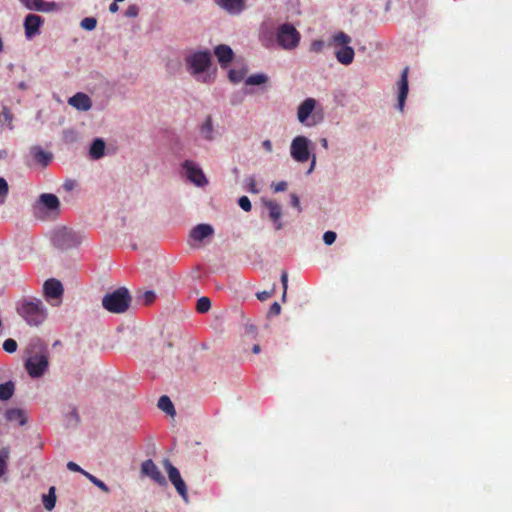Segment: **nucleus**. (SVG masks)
Masks as SVG:
<instances>
[{
  "label": "nucleus",
  "mask_w": 512,
  "mask_h": 512,
  "mask_svg": "<svg viewBox=\"0 0 512 512\" xmlns=\"http://www.w3.org/2000/svg\"><path fill=\"white\" fill-rule=\"evenodd\" d=\"M28 357L25 368L32 378H39L47 371L49 366V350L42 339L32 338L27 347Z\"/></svg>",
  "instance_id": "obj_1"
},
{
  "label": "nucleus",
  "mask_w": 512,
  "mask_h": 512,
  "mask_svg": "<svg viewBox=\"0 0 512 512\" xmlns=\"http://www.w3.org/2000/svg\"><path fill=\"white\" fill-rule=\"evenodd\" d=\"M17 313L32 327H38L42 325L47 317L48 310L42 300L35 297L23 298L17 306Z\"/></svg>",
  "instance_id": "obj_2"
},
{
  "label": "nucleus",
  "mask_w": 512,
  "mask_h": 512,
  "mask_svg": "<svg viewBox=\"0 0 512 512\" xmlns=\"http://www.w3.org/2000/svg\"><path fill=\"white\" fill-rule=\"evenodd\" d=\"M211 64V54L208 50L196 51L189 54L186 57V65L188 71L197 80L207 82L208 77L205 72L208 70Z\"/></svg>",
  "instance_id": "obj_3"
},
{
  "label": "nucleus",
  "mask_w": 512,
  "mask_h": 512,
  "mask_svg": "<svg viewBox=\"0 0 512 512\" xmlns=\"http://www.w3.org/2000/svg\"><path fill=\"white\" fill-rule=\"evenodd\" d=\"M131 300L128 289L120 287L111 293H107L102 299V305L111 313L121 314L128 310Z\"/></svg>",
  "instance_id": "obj_4"
},
{
  "label": "nucleus",
  "mask_w": 512,
  "mask_h": 512,
  "mask_svg": "<svg viewBox=\"0 0 512 512\" xmlns=\"http://www.w3.org/2000/svg\"><path fill=\"white\" fill-rule=\"evenodd\" d=\"M351 42V37L343 31H339L331 37L330 45L338 48L334 53L335 58L340 64L345 66L350 65L354 60L355 52L350 46Z\"/></svg>",
  "instance_id": "obj_5"
},
{
  "label": "nucleus",
  "mask_w": 512,
  "mask_h": 512,
  "mask_svg": "<svg viewBox=\"0 0 512 512\" xmlns=\"http://www.w3.org/2000/svg\"><path fill=\"white\" fill-rule=\"evenodd\" d=\"M83 239L84 235L81 232L65 226L54 229L51 236L53 244L62 250L78 246Z\"/></svg>",
  "instance_id": "obj_6"
},
{
  "label": "nucleus",
  "mask_w": 512,
  "mask_h": 512,
  "mask_svg": "<svg viewBox=\"0 0 512 512\" xmlns=\"http://www.w3.org/2000/svg\"><path fill=\"white\" fill-rule=\"evenodd\" d=\"M301 39L300 33L290 23H284L277 29L276 40L284 50H294L298 47Z\"/></svg>",
  "instance_id": "obj_7"
},
{
  "label": "nucleus",
  "mask_w": 512,
  "mask_h": 512,
  "mask_svg": "<svg viewBox=\"0 0 512 512\" xmlns=\"http://www.w3.org/2000/svg\"><path fill=\"white\" fill-rule=\"evenodd\" d=\"M313 142L304 135L294 137L290 144V156L297 163H305L311 158Z\"/></svg>",
  "instance_id": "obj_8"
},
{
  "label": "nucleus",
  "mask_w": 512,
  "mask_h": 512,
  "mask_svg": "<svg viewBox=\"0 0 512 512\" xmlns=\"http://www.w3.org/2000/svg\"><path fill=\"white\" fill-rule=\"evenodd\" d=\"M317 105V101L314 98H306L297 108V119L298 121L307 126L313 127L322 121V117H317L313 114Z\"/></svg>",
  "instance_id": "obj_9"
},
{
  "label": "nucleus",
  "mask_w": 512,
  "mask_h": 512,
  "mask_svg": "<svg viewBox=\"0 0 512 512\" xmlns=\"http://www.w3.org/2000/svg\"><path fill=\"white\" fill-rule=\"evenodd\" d=\"M182 170L186 178L197 187H204L208 184V180L202 169L192 160H185L182 163Z\"/></svg>",
  "instance_id": "obj_10"
},
{
  "label": "nucleus",
  "mask_w": 512,
  "mask_h": 512,
  "mask_svg": "<svg viewBox=\"0 0 512 512\" xmlns=\"http://www.w3.org/2000/svg\"><path fill=\"white\" fill-rule=\"evenodd\" d=\"M163 466L168 474L170 482L174 485L177 492L185 502L188 501L187 487L182 479L179 470L168 460H163Z\"/></svg>",
  "instance_id": "obj_11"
},
{
  "label": "nucleus",
  "mask_w": 512,
  "mask_h": 512,
  "mask_svg": "<svg viewBox=\"0 0 512 512\" xmlns=\"http://www.w3.org/2000/svg\"><path fill=\"white\" fill-rule=\"evenodd\" d=\"M43 291L47 301L51 302L53 306H59L61 297L63 295V286L60 281L56 279H48L43 285Z\"/></svg>",
  "instance_id": "obj_12"
},
{
  "label": "nucleus",
  "mask_w": 512,
  "mask_h": 512,
  "mask_svg": "<svg viewBox=\"0 0 512 512\" xmlns=\"http://www.w3.org/2000/svg\"><path fill=\"white\" fill-rule=\"evenodd\" d=\"M199 136L202 140L213 142L219 137V132L215 128L214 120L211 115H207L198 126Z\"/></svg>",
  "instance_id": "obj_13"
},
{
  "label": "nucleus",
  "mask_w": 512,
  "mask_h": 512,
  "mask_svg": "<svg viewBox=\"0 0 512 512\" xmlns=\"http://www.w3.org/2000/svg\"><path fill=\"white\" fill-rule=\"evenodd\" d=\"M141 473L151 478L155 483H157L160 486L167 485L166 478L151 459L145 460L141 464Z\"/></svg>",
  "instance_id": "obj_14"
},
{
  "label": "nucleus",
  "mask_w": 512,
  "mask_h": 512,
  "mask_svg": "<svg viewBox=\"0 0 512 512\" xmlns=\"http://www.w3.org/2000/svg\"><path fill=\"white\" fill-rule=\"evenodd\" d=\"M44 20L36 14H28L24 20L25 36L27 39H32L40 33V27Z\"/></svg>",
  "instance_id": "obj_15"
},
{
  "label": "nucleus",
  "mask_w": 512,
  "mask_h": 512,
  "mask_svg": "<svg viewBox=\"0 0 512 512\" xmlns=\"http://www.w3.org/2000/svg\"><path fill=\"white\" fill-rule=\"evenodd\" d=\"M37 204L46 209L48 213L59 214L60 201L58 197L51 193H43L39 196Z\"/></svg>",
  "instance_id": "obj_16"
},
{
  "label": "nucleus",
  "mask_w": 512,
  "mask_h": 512,
  "mask_svg": "<svg viewBox=\"0 0 512 512\" xmlns=\"http://www.w3.org/2000/svg\"><path fill=\"white\" fill-rule=\"evenodd\" d=\"M216 4L230 15H239L245 8V0H215Z\"/></svg>",
  "instance_id": "obj_17"
},
{
  "label": "nucleus",
  "mask_w": 512,
  "mask_h": 512,
  "mask_svg": "<svg viewBox=\"0 0 512 512\" xmlns=\"http://www.w3.org/2000/svg\"><path fill=\"white\" fill-rule=\"evenodd\" d=\"M264 205L269 210V218L274 223L275 229L281 230L283 228V223L281 221V217H282L281 205L272 200L264 201Z\"/></svg>",
  "instance_id": "obj_18"
},
{
  "label": "nucleus",
  "mask_w": 512,
  "mask_h": 512,
  "mask_svg": "<svg viewBox=\"0 0 512 512\" xmlns=\"http://www.w3.org/2000/svg\"><path fill=\"white\" fill-rule=\"evenodd\" d=\"M68 104L73 108L86 112L91 109L92 101L90 97L82 92H78L68 99Z\"/></svg>",
  "instance_id": "obj_19"
},
{
  "label": "nucleus",
  "mask_w": 512,
  "mask_h": 512,
  "mask_svg": "<svg viewBox=\"0 0 512 512\" xmlns=\"http://www.w3.org/2000/svg\"><path fill=\"white\" fill-rule=\"evenodd\" d=\"M27 9L39 12H51L57 9L55 2H46L44 0H19Z\"/></svg>",
  "instance_id": "obj_20"
},
{
  "label": "nucleus",
  "mask_w": 512,
  "mask_h": 512,
  "mask_svg": "<svg viewBox=\"0 0 512 512\" xmlns=\"http://www.w3.org/2000/svg\"><path fill=\"white\" fill-rule=\"evenodd\" d=\"M398 109L403 111L404 103L408 94V67H406L402 73L398 82Z\"/></svg>",
  "instance_id": "obj_21"
},
{
  "label": "nucleus",
  "mask_w": 512,
  "mask_h": 512,
  "mask_svg": "<svg viewBox=\"0 0 512 512\" xmlns=\"http://www.w3.org/2000/svg\"><path fill=\"white\" fill-rule=\"evenodd\" d=\"M214 229L209 224H198L190 232V237L195 241H202L207 237L212 236Z\"/></svg>",
  "instance_id": "obj_22"
},
{
  "label": "nucleus",
  "mask_w": 512,
  "mask_h": 512,
  "mask_svg": "<svg viewBox=\"0 0 512 512\" xmlns=\"http://www.w3.org/2000/svg\"><path fill=\"white\" fill-rule=\"evenodd\" d=\"M106 143L102 138H96L90 145L89 155L94 160H99L104 157Z\"/></svg>",
  "instance_id": "obj_23"
},
{
  "label": "nucleus",
  "mask_w": 512,
  "mask_h": 512,
  "mask_svg": "<svg viewBox=\"0 0 512 512\" xmlns=\"http://www.w3.org/2000/svg\"><path fill=\"white\" fill-rule=\"evenodd\" d=\"M215 55L219 63L225 66L232 61L234 53L229 46L222 44L215 48Z\"/></svg>",
  "instance_id": "obj_24"
},
{
  "label": "nucleus",
  "mask_w": 512,
  "mask_h": 512,
  "mask_svg": "<svg viewBox=\"0 0 512 512\" xmlns=\"http://www.w3.org/2000/svg\"><path fill=\"white\" fill-rule=\"evenodd\" d=\"M5 418L7 421L17 422L21 426L25 425L27 422L25 412L18 408L8 409L5 413Z\"/></svg>",
  "instance_id": "obj_25"
},
{
  "label": "nucleus",
  "mask_w": 512,
  "mask_h": 512,
  "mask_svg": "<svg viewBox=\"0 0 512 512\" xmlns=\"http://www.w3.org/2000/svg\"><path fill=\"white\" fill-rule=\"evenodd\" d=\"M13 115L10 109L0 104V129L8 128L12 130L14 128L13 124Z\"/></svg>",
  "instance_id": "obj_26"
},
{
  "label": "nucleus",
  "mask_w": 512,
  "mask_h": 512,
  "mask_svg": "<svg viewBox=\"0 0 512 512\" xmlns=\"http://www.w3.org/2000/svg\"><path fill=\"white\" fill-rule=\"evenodd\" d=\"M14 391L15 384L13 381H7L5 383L0 384V400H9L13 396Z\"/></svg>",
  "instance_id": "obj_27"
},
{
  "label": "nucleus",
  "mask_w": 512,
  "mask_h": 512,
  "mask_svg": "<svg viewBox=\"0 0 512 512\" xmlns=\"http://www.w3.org/2000/svg\"><path fill=\"white\" fill-rule=\"evenodd\" d=\"M158 407H159V409H161L163 412H165L168 415L172 416L175 414L174 405H173L172 401L170 400V398L166 395H163L159 398Z\"/></svg>",
  "instance_id": "obj_28"
},
{
  "label": "nucleus",
  "mask_w": 512,
  "mask_h": 512,
  "mask_svg": "<svg viewBox=\"0 0 512 512\" xmlns=\"http://www.w3.org/2000/svg\"><path fill=\"white\" fill-rule=\"evenodd\" d=\"M56 495L55 487H50L48 494L43 496V505L46 510L51 511L55 507Z\"/></svg>",
  "instance_id": "obj_29"
},
{
  "label": "nucleus",
  "mask_w": 512,
  "mask_h": 512,
  "mask_svg": "<svg viewBox=\"0 0 512 512\" xmlns=\"http://www.w3.org/2000/svg\"><path fill=\"white\" fill-rule=\"evenodd\" d=\"M268 81V76L264 73H258L250 75L246 78L245 84L249 86L253 85H262L265 84Z\"/></svg>",
  "instance_id": "obj_30"
},
{
  "label": "nucleus",
  "mask_w": 512,
  "mask_h": 512,
  "mask_svg": "<svg viewBox=\"0 0 512 512\" xmlns=\"http://www.w3.org/2000/svg\"><path fill=\"white\" fill-rule=\"evenodd\" d=\"M33 152H34V158H35L38 162H40V163H42V164H44V165L48 164V162L51 160V155H50V154H48V153H46V152H45L44 150H42L40 147H35V148L33 149Z\"/></svg>",
  "instance_id": "obj_31"
},
{
  "label": "nucleus",
  "mask_w": 512,
  "mask_h": 512,
  "mask_svg": "<svg viewBox=\"0 0 512 512\" xmlns=\"http://www.w3.org/2000/svg\"><path fill=\"white\" fill-rule=\"evenodd\" d=\"M85 477L93 483L95 486H97L99 489H101L104 493H109L110 489L109 487L100 479L92 475L91 473H85Z\"/></svg>",
  "instance_id": "obj_32"
},
{
  "label": "nucleus",
  "mask_w": 512,
  "mask_h": 512,
  "mask_svg": "<svg viewBox=\"0 0 512 512\" xmlns=\"http://www.w3.org/2000/svg\"><path fill=\"white\" fill-rule=\"evenodd\" d=\"M8 458L9 450L7 448H3L0 451V478L6 473Z\"/></svg>",
  "instance_id": "obj_33"
},
{
  "label": "nucleus",
  "mask_w": 512,
  "mask_h": 512,
  "mask_svg": "<svg viewBox=\"0 0 512 512\" xmlns=\"http://www.w3.org/2000/svg\"><path fill=\"white\" fill-rule=\"evenodd\" d=\"M245 73H246V70H244V69H239V70L231 69L229 71L228 76H229V79L231 82L239 83L244 79Z\"/></svg>",
  "instance_id": "obj_34"
},
{
  "label": "nucleus",
  "mask_w": 512,
  "mask_h": 512,
  "mask_svg": "<svg viewBox=\"0 0 512 512\" xmlns=\"http://www.w3.org/2000/svg\"><path fill=\"white\" fill-rule=\"evenodd\" d=\"M211 308V301L207 297H201L197 301L196 309L199 313H206Z\"/></svg>",
  "instance_id": "obj_35"
},
{
  "label": "nucleus",
  "mask_w": 512,
  "mask_h": 512,
  "mask_svg": "<svg viewBox=\"0 0 512 512\" xmlns=\"http://www.w3.org/2000/svg\"><path fill=\"white\" fill-rule=\"evenodd\" d=\"M97 20L94 17H86L81 20L80 27L87 31H92L96 28Z\"/></svg>",
  "instance_id": "obj_36"
},
{
  "label": "nucleus",
  "mask_w": 512,
  "mask_h": 512,
  "mask_svg": "<svg viewBox=\"0 0 512 512\" xmlns=\"http://www.w3.org/2000/svg\"><path fill=\"white\" fill-rule=\"evenodd\" d=\"M62 134L65 143L71 144L78 140V133L75 129H65Z\"/></svg>",
  "instance_id": "obj_37"
},
{
  "label": "nucleus",
  "mask_w": 512,
  "mask_h": 512,
  "mask_svg": "<svg viewBox=\"0 0 512 512\" xmlns=\"http://www.w3.org/2000/svg\"><path fill=\"white\" fill-rule=\"evenodd\" d=\"M9 187L7 181L0 177V204L4 203L8 195Z\"/></svg>",
  "instance_id": "obj_38"
},
{
  "label": "nucleus",
  "mask_w": 512,
  "mask_h": 512,
  "mask_svg": "<svg viewBox=\"0 0 512 512\" xmlns=\"http://www.w3.org/2000/svg\"><path fill=\"white\" fill-rule=\"evenodd\" d=\"M4 351L14 353L17 350V342L14 339H6L3 343Z\"/></svg>",
  "instance_id": "obj_39"
},
{
  "label": "nucleus",
  "mask_w": 512,
  "mask_h": 512,
  "mask_svg": "<svg viewBox=\"0 0 512 512\" xmlns=\"http://www.w3.org/2000/svg\"><path fill=\"white\" fill-rule=\"evenodd\" d=\"M238 205L243 209L245 212H249L252 209L251 201L247 196H241L238 199Z\"/></svg>",
  "instance_id": "obj_40"
},
{
  "label": "nucleus",
  "mask_w": 512,
  "mask_h": 512,
  "mask_svg": "<svg viewBox=\"0 0 512 512\" xmlns=\"http://www.w3.org/2000/svg\"><path fill=\"white\" fill-rule=\"evenodd\" d=\"M325 43L323 40H314L310 45V51L313 53H320L323 51Z\"/></svg>",
  "instance_id": "obj_41"
},
{
  "label": "nucleus",
  "mask_w": 512,
  "mask_h": 512,
  "mask_svg": "<svg viewBox=\"0 0 512 512\" xmlns=\"http://www.w3.org/2000/svg\"><path fill=\"white\" fill-rule=\"evenodd\" d=\"M337 238L334 231H326L323 235V241L326 245H332Z\"/></svg>",
  "instance_id": "obj_42"
},
{
  "label": "nucleus",
  "mask_w": 512,
  "mask_h": 512,
  "mask_svg": "<svg viewBox=\"0 0 512 512\" xmlns=\"http://www.w3.org/2000/svg\"><path fill=\"white\" fill-rule=\"evenodd\" d=\"M139 13V8L137 5L132 4L129 5L125 11V16L128 18H135Z\"/></svg>",
  "instance_id": "obj_43"
},
{
  "label": "nucleus",
  "mask_w": 512,
  "mask_h": 512,
  "mask_svg": "<svg viewBox=\"0 0 512 512\" xmlns=\"http://www.w3.org/2000/svg\"><path fill=\"white\" fill-rule=\"evenodd\" d=\"M281 283L283 286V295H282V301H285L286 299V293L288 288V274L286 271H283L281 274Z\"/></svg>",
  "instance_id": "obj_44"
},
{
  "label": "nucleus",
  "mask_w": 512,
  "mask_h": 512,
  "mask_svg": "<svg viewBox=\"0 0 512 512\" xmlns=\"http://www.w3.org/2000/svg\"><path fill=\"white\" fill-rule=\"evenodd\" d=\"M67 468L72 472H79L84 476H85V473H88L87 471L83 470L77 463H75L73 461H69L67 463Z\"/></svg>",
  "instance_id": "obj_45"
},
{
  "label": "nucleus",
  "mask_w": 512,
  "mask_h": 512,
  "mask_svg": "<svg viewBox=\"0 0 512 512\" xmlns=\"http://www.w3.org/2000/svg\"><path fill=\"white\" fill-rule=\"evenodd\" d=\"M280 312H281L280 304L278 302H274L269 308L268 316H276V315H279Z\"/></svg>",
  "instance_id": "obj_46"
},
{
  "label": "nucleus",
  "mask_w": 512,
  "mask_h": 512,
  "mask_svg": "<svg viewBox=\"0 0 512 512\" xmlns=\"http://www.w3.org/2000/svg\"><path fill=\"white\" fill-rule=\"evenodd\" d=\"M247 187L251 193H254V194L259 193V190L256 187V181H255L254 177H249L247 179Z\"/></svg>",
  "instance_id": "obj_47"
},
{
  "label": "nucleus",
  "mask_w": 512,
  "mask_h": 512,
  "mask_svg": "<svg viewBox=\"0 0 512 512\" xmlns=\"http://www.w3.org/2000/svg\"><path fill=\"white\" fill-rule=\"evenodd\" d=\"M273 293H274V289H272L271 291H261L256 294V297L260 301H265L268 298H270L273 295Z\"/></svg>",
  "instance_id": "obj_48"
},
{
  "label": "nucleus",
  "mask_w": 512,
  "mask_h": 512,
  "mask_svg": "<svg viewBox=\"0 0 512 512\" xmlns=\"http://www.w3.org/2000/svg\"><path fill=\"white\" fill-rule=\"evenodd\" d=\"M143 297V300H144V303L145 304H150L154 301L155 299V293L153 291H145L142 295Z\"/></svg>",
  "instance_id": "obj_49"
},
{
  "label": "nucleus",
  "mask_w": 512,
  "mask_h": 512,
  "mask_svg": "<svg viewBox=\"0 0 512 512\" xmlns=\"http://www.w3.org/2000/svg\"><path fill=\"white\" fill-rule=\"evenodd\" d=\"M290 204L297 208L299 212L301 211L300 199L295 193L290 194Z\"/></svg>",
  "instance_id": "obj_50"
},
{
  "label": "nucleus",
  "mask_w": 512,
  "mask_h": 512,
  "mask_svg": "<svg viewBox=\"0 0 512 512\" xmlns=\"http://www.w3.org/2000/svg\"><path fill=\"white\" fill-rule=\"evenodd\" d=\"M310 160V166L306 172L307 175L311 174L314 170H315V167H316V155L314 153L311 154V158L309 159Z\"/></svg>",
  "instance_id": "obj_51"
},
{
  "label": "nucleus",
  "mask_w": 512,
  "mask_h": 512,
  "mask_svg": "<svg viewBox=\"0 0 512 512\" xmlns=\"http://www.w3.org/2000/svg\"><path fill=\"white\" fill-rule=\"evenodd\" d=\"M275 192H282L287 189V183L285 181H280L273 185Z\"/></svg>",
  "instance_id": "obj_52"
},
{
  "label": "nucleus",
  "mask_w": 512,
  "mask_h": 512,
  "mask_svg": "<svg viewBox=\"0 0 512 512\" xmlns=\"http://www.w3.org/2000/svg\"><path fill=\"white\" fill-rule=\"evenodd\" d=\"M262 147L267 153H271L273 151V145L269 139H266L262 142Z\"/></svg>",
  "instance_id": "obj_53"
},
{
  "label": "nucleus",
  "mask_w": 512,
  "mask_h": 512,
  "mask_svg": "<svg viewBox=\"0 0 512 512\" xmlns=\"http://www.w3.org/2000/svg\"><path fill=\"white\" fill-rule=\"evenodd\" d=\"M118 9H119V7L117 5V2H115V1L113 3H111L109 6V11L111 13H116L118 11Z\"/></svg>",
  "instance_id": "obj_54"
},
{
  "label": "nucleus",
  "mask_w": 512,
  "mask_h": 512,
  "mask_svg": "<svg viewBox=\"0 0 512 512\" xmlns=\"http://www.w3.org/2000/svg\"><path fill=\"white\" fill-rule=\"evenodd\" d=\"M256 331V328L253 325H247L246 326V332L249 334H254Z\"/></svg>",
  "instance_id": "obj_55"
},
{
  "label": "nucleus",
  "mask_w": 512,
  "mask_h": 512,
  "mask_svg": "<svg viewBox=\"0 0 512 512\" xmlns=\"http://www.w3.org/2000/svg\"><path fill=\"white\" fill-rule=\"evenodd\" d=\"M320 143H321V146L325 149L328 148V140L326 138H321L320 139Z\"/></svg>",
  "instance_id": "obj_56"
},
{
  "label": "nucleus",
  "mask_w": 512,
  "mask_h": 512,
  "mask_svg": "<svg viewBox=\"0 0 512 512\" xmlns=\"http://www.w3.org/2000/svg\"><path fill=\"white\" fill-rule=\"evenodd\" d=\"M252 351H253V353L258 354V353H260L261 348H260V346H259L258 344H255V345L252 347Z\"/></svg>",
  "instance_id": "obj_57"
},
{
  "label": "nucleus",
  "mask_w": 512,
  "mask_h": 512,
  "mask_svg": "<svg viewBox=\"0 0 512 512\" xmlns=\"http://www.w3.org/2000/svg\"><path fill=\"white\" fill-rule=\"evenodd\" d=\"M7 151L4 149H0V160L5 159L7 157Z\"/></svg>",
  "instance_id": "obj_58"
},
{
  "label": "nucleus",
  "mask_w": 512,
  "mask_h": 512,
  "mask_svg": "<svg viewBox=\"0 0 512 512\" xmlns=\"http://www.w3.org/2000/svg\"><path fill=\"white\" fill-rule=\"evenodd\" d=\"M64 187L66 190H71L73 188V183L72 182H66L64 184Z\"/></svg>",
  "instance_id": "obj_59"
},
{
  "label": "nucleus",
  "mask_w": 512,
  "mask_h": 512,
  "mask_svg": "<svg viewBox=\"0 0 512 512\" xmlns=\"http://www.w3.org/2000/svg\"><path fill=\"white\" fill-rule=\"evenodd\" d=\"M18 88L21 89V90H25V89H27V85H26L25 82H20L18 84Z\"/></svg>",
  "instance_id": "obj_60"
},
{
  "label": "nucleus",
  "mask_w": 512,
  "mask_h": 512,
  "mask_svg": "<svg viewBox=\"0 0 512 512\" xmlns=\"http://www.w3.org/2000/svg\"><path fill=\"white\" fill-rule=\"evenodd\" d=\"M72 416L75 417V419L78 421V414L75 408L72 410Z\"/></svg>",
  "instance_id": "obj_61"
},
{
  "label": "nucleus",
  "mask_w": 512,
  "mask_h": 512,
  "mask_svg": "<svg viewBox=\"0 0 512 512\" xmlns=\"http://www.w3.org/2000/svg\"><path fill=\"white\" fill-rule=\"evenodd\" d=\"M3 47H4V46H3V41H2V39L0 38V52H2V51H3Z\"/></svg>",
  "instance_id": "obj_62"
},
{
  "label": "nucleus",
  "mask_w": 512,
  "mask_h": 512,
  "mask_svg": "<svg viewBox=\"0 0 512 512\" xmlns=\"http://www.w3.org/2000/svg\"><path fill=\"white\" fill-rule=\"evenodd\" d=\"M184 1H185V2H187V3H191V2H193L194 0H184Z\"/></svg>",
  "instance_id": "obj_63"
}]
</instances>
